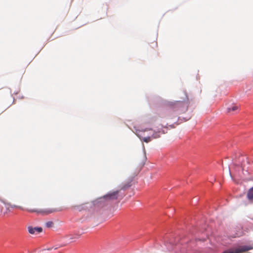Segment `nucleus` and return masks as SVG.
Instances as JSON below:
<instances>
[{
	"instance_id": "3",
	"label": "nucleus",
	"mask_w": 253,
	"mask_h": 253,
	"mask_svg": "<svg viewBox=\"0 0 253 253\" xmlns=\"http://www.w3.org/2000/svg\"><path fill=\"white\" fill-rule=\"evenodd\" d=\"M253 247L251 246H240L233 251H226L223 253H242L253 249Z\"/></svg>"
},
{
	"instance_id": "7",
	"label": "nucleus",
	"mask_w": 253,
	"mask_h": 253,
	"mask_svg": "<svg viewBox=\"0 0 253 253\" xmlns=\"http://www.w3.org/2000/svg\"><path fill=\"white\" fill-rule=\"evenodd\" d=\"M160 137V135L158 134L157 133H153V134L152 135V136H149V137H143L142 138V139L145 142H150L151 139H152V138H157L158 137Z\"/></svg>"
},
{
	"instance_id": "9",
	"label": "nucleus",
	"mask_w": 253,
	"mask_h": 253,
	"mask_svg": "<svg viewBox=\"0 0 253 253\" xmlns=\"http://www.w3.org/2000/svg\"><path fill=\"white\" fill-rule=\"evenodd\" d=\"M53 224V222L52 221H48L45 223V226L47 228L52 227Z\"/></svg>"
},
{
	"instance_id": "13",
	"label": "nucleus",
	"mask_w": 253,
	"mask_h": 253,
	"mask_svg": "<svg viewBox=\"0 0 253 253\" xmlns=\"http://www.w3.org/2000/svg\"><path fill=\"white\" fill-rule=\"evenodd\" d=\"M154 43L155 45L156 46H157V42H154Z\"/></svg>"
},
{
	"instance_id": "11",
	"label": "nucleus",
	"mask_w": 253,
	"mask_h": 253,
	"mask_svg": "<svg viewBox=\"0 0 253 253\" xmlns=\"http://www.w3.org/2000/svg\"><path fill=\"white\" fill-rule=\"evenodd\" d=\"M11 208H19V209H22V208H21V207H19V206H16V205H11Z\"/></svg>"
},
{
	"instance_id": "17",
	"label": "nucleus",
	"mask_w": 253,
	"mask_h": 253,
	"mask_svg": "<svg viewBox=\"0 0 253 253\" xmlns=\"http://www.w3.org/2000/svg\"><path fill=\"white\" fill-rule=\"evenodd\" d=\"M241 166H242V167H243V164H241Z\"/></svg>"
},
{
	"instance_id": "4",
	"label": "nucleus",
	"mask_w": 253,
	"mask_h": 253,
	"mask_svg": "<svg viewBox=\"0 0 253 253\" xmlns=\"http://www.w3.org/2000/svg\"><path fill=\"white\" fill-rule=\"evenodd\" d=\"M118 191L110 193L104 197V198L109 200H116L118 198Z\"/></svg>"
},
{
	"instance_id": "16",
	"label": "nucleus",
	"mask_w": 253,
	"mask_h": 253,
	"mask_svg": "<svg viewBox=\"0 0 253 253\" xmlns=\"http://www.w3.org/2000/svg\"><path fill=\"white\" fill-rule=\"evenodd\" d=\"M229 173H230V176H231V172H230V171H229Z\"/></svg>"
},
{
	"instance_id": "14",
	"label": "nucleus",
	"mask_w": 253,
	"mask_h": 253,
	"mask_svg": "<svg viewBox=\"0 0 253 253\" xmlns=\"http://www.w3.org/2000/svg\"><path fill=\"white\" fill-rule=\"evenodd\" d=\"M15 189H12V190H11V192H15Z\"/></svg>"
},
{
	"instance_id": "8",
	"label": "nucleus",
	"mask_w": 253,
	"mask_h": 253,
	"mask_svg": "<svg viewBox=\"0 0 253 253\" xmlns=\"http://www.w3.org/2000/svg\"><path fill=\"white\" fill-rule=\"evenodd\" d=\"M248 198L250 201H253V188L249 190L247 194Z\"/></svg>"
},
{
	"instance_id": "12",
	"label": "nucleus",
	"mask_w": 253,
	"mask_h": 253,
	"mask_svg": "<svg viewBox=\"0 0 253 253\" xmlns=\"http://www.w3.org/2000/svg\"><path fill=\"white\" fill-rule=\"evenodd\" d=\"M2 209H3V207L2 206L0 205V214L2 213Z\"/></svg>"
},
{
	"instance_id": "5",
	"label": "nucleus",
	"mask_w": 253,
	"mask_h": 253,
	"mask_svg": "<svg viewBox=\"0 0 253 253\" xmlns=\"http://www.w3.org/2000/svg\"><path fill=\"white\" fill-rule=\"evenodd\" d=\"M28 230L29 233L34 234L36 232H42V227H33L32 226H29L28 227Z\"/></svg>"
},
{
	"instance_id": "10",
	"label": "nucleus",
	"mask_w": 253,
	"mask_h": 253,
	"mask_svg": "<svg viewBox=\"0 0 253 253\" xmlns=\"http://www.w3.org/2000/svg\"><path fill=\"white\" fill-rule=\"evenodd\" d=\"M79 237V235H76L75 237H71L70 239H77Z\"/></svg>"
},
{
	"instance_id": "1",
	"label": "nucleus",
	"mask_w": 253,
	"mask_h": 253,
	"mask_svg": "<svg viewBox=\"0 0 253 253\" xmlns=\"http://www.w3.org/2000/svg\"><path fill=\"white\" fill-rule=\"evenodd\" d=\"M62 209L60 208H44V209H29L27 211L30 213H36L38 214L46 215L54 212L61 211Z\"/></svg>"
},
{
	"instance_id": "15",
	"label": "nucleus",
	"mask_w": 253,
	"mask_h": 253,
	"mask_svg": "<svg viewBox=\"0 0 253 253\" xmlns=\"http://www.w3.org/2000/svg\"><path fill=\"white\" fill-rule=\"evenodd\" d=\"M243 160H244L245 159H246L245 158H242Z\"/></svg>"
},
{
	"instance_id": "2",
	"label": "nucleus",
	"mask_w": 253,
	"mask_h": 253,
	"mask_svg": "<svg viewBox=\"0 0 253 253\" xmlns=\"http://www.w3.org/2000/svg\"><path fill=\"white\" fill-rule=\"evenodd\" d=\"M171 109L175 111L184 112L187 109V103L183 101H175L171 104Z\"/></svg>"
},
{
	"instance_id": "6",
	"label": "nucleus",
	"mask_w": 253,
	"mask_h": 253,
	"mask_svg": "<svg viewBox=\"0 0 253 253\" xmlns=\"http://www.w3.org/2000/svg\"><path fill=\"white\" fill-rule=\"evenodd\" d=\"M239 106L237 105H232L227 108V111L229 113H233L234 112H236L239 110Z\"/></svg>"
}]
</instances>
